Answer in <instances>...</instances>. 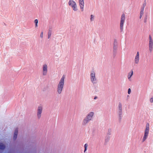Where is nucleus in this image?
<instances>
[{
	"label": "nucleus",
	"instance_id": "obj_1",
	"mask_svg": "<svg viewBox=\"0 0 153 153\" xmlns=\"http://www.w3.org/2000/svg\"><path fill=\"white\" fill-rule=\"evenodd\" d=\"M94 115V113L93 111L89 112L84 119L83 123L84 124H87L89 121L92 120Z\"/></svg>",
	"mask_w": 153,
	"mask_h": 153
},
{
	"label": "nucleus",
	"instance_id": "obj_2",
	"mask_svg": "<svg viewBox=\"0 0 153 153\" xmlns=\"http://www.w3.org/2000/svg\"><path fill=\"white\" fill-rule=\"evenodd\" d=\"M65 78V76H63L59 81L58 85L57 92L59 94H61L62 90L64 85Z\"/></svg>",
	"mask_w": 153,
	"mask_h": 153
},
{
	"label": "nucleus",
	"instance_id": "obj_3",
	"mask_svg": "<svg viewBox=\"0 0 153 153\" xmlns=\"http://www.w3.org/2000/svg\"><path fill=\"white\" fill-rule=\"evenodd\" d=\"M96 71L93 69L91 72L90 79L93 83L95 84L97 83V80L96 76Z\"/></svg>",
	"mask_w": 153,
	"mask_h": 153
},
{
	"label": "nucleus",
	"instance_id": "obj_4",
	"mask_svg": "<svg viewBox=\"0 0 153 153\" xmlns=\"http://www.w3.org/2000/svg\"><path fill=\"white\" fill-rule=\"evenodd\" d=\"M125 19V15L124 13L123 14L121 17L120 21V32H122L123 31V25L124 21Z\"/></svg>",
	"mask_w": 153,
	"mask_h": 153
},
{
	"label": "nucleus",
	"instance_id": "obj_5",
	"mask_svg": "<svg viewBox=\"0 0 153 153\" xmlns=\"http://www.w3.org/2000/svg\"><path fill=\"white\" fill-rule=\"evenodd\" d=\"M149 124H147L146 125V128L145 130L144 135L142 140L143 142H144L146 139L149 134Z\"/></svg>",
	"mask_w": 153,
	"mask_h": 153
},
{
	"label": "nucleus",
	"instance_id": "obj_6",
	"mask_svg": "<svg viewBox=\"0 0 153 153\" xmlns=\"http://www.w3.org/2000/svg\"><path fill=\"white\" fill-rule=\"evenodd\" d=\"M68 5L72 7L73 10L75 11L77 10V7L76 2L73 0H70L68 3Z\"/></svg>",
	"mask_w": 153,
	"mask_h": 153
},
{
	"label": "nucleus",
	"instance_id": "obj_7",
	"mask_svg": "<svg viewBox=\"0 0 153 153\" xmlns=\"http://www.w3.org/2000/svg\"><path fill=\"white\" fill-rule=\"evenodd\" d=\"M43 110V107L42 105H39L37 108V116L38 119H40L41 116V114Z\"/></svg>",
	"mask_w": 153,
	"mask_h": 153
},
{
	"label": "nucleus",
	"instance_id": "obj_8",
	"mask_svg": "<svg viewBox=\"0 0 153 153\" xmlns=\"http://www.w3.org/2000/svg\"><path fill=\"white\" fill-rule=\"evenodd\" d=\"M79 1L81 11H83V7L84 4V0H79Z\"/></svg>",
	"mask_w": 153,
	"mask_h": 153
},
{
	"label": "nucleus",
	"instance_id": "obj_9",
	"mask_svg": "<svg viewBox=\"0 0 153 153\" xmlns=\"http://www.w3.org/2000/svg\"><path fill=\"white\" fill-rule=\"evenodd\" d=\"M153 41H149V50L150 52H152L153 49Z\"/></svg>",
	"mask_w": 153,
	"mask_h": 153
},
{
	"label": "nucleus",
	"instance_id": "obj_10",
	"mask_svg": "<svg viewBox=\"0 0 153 153\" xmlns=\"http://www.w3.org/2000/svg\"><path fill=\"white\" fill-rule=\"evenodd\" d=\"M117 46H113V56L114 57L116 54Z\"/></svg>",
	"mask_w": 153,
	"mask_h": 153
},
{
	"label": "nucleus",
	"instance_id": "obj_11",
	"mask_svg": "<svg viewBox=\"0 0 153 153\" xmlns=\"http://www.w3.org/2000/svg\"><path fill=\"white\" fill-rule=\"evenodd\" d=\"M123 114V110H118L117 112V114L120 117H121L122 116Z\"/></svg>",
	"mask_w": 153,
	"mask_h": 153
},
{
	"label": "nucleus",
	"instance_id": "obj_12",
	"mask_svg": "<svg viewBox=\"0 0 153 153\" xmlns=\"http://www.w3.org/2000/svg\"><path fill=\"white\" fill-rule=\"evenodd\" d=\"M47 71V68H43V73L44 75H45L46 74Z\"/></svg>",
	"mask_w": 153,
	"mask_h": 153
},
{
	"label": "nucleus",
	"instance_id": "obj_13",
	"mask_svg": "<svg viewBox=\"0 0 153 153\" xmlns=\"http://www.w3.org/2000/svg\"><path fill=\"white\" fill-rule=\"evenodd\" d=\"M133 74V72L132 71L129 73L128 75V78L129 79H130L132 75Z\"/></svg>",
	"mask_w": 153,
	"mask_h": 153
},
{
	"label": "nucleus",
	"instance_id": "obj_14",
	"mask_svg": "<svg viewBox=\"0 0 153 153\" xmlns=\"http://www.w3.org/2000/svg\"><path fill=\"white\" fill-rule=\"evenodd\" d=\"M139 57L135 56V62L136 63H137L139 61Z\"/></svg>",
	"mask_w": 153,
	"mask_h": 153
},
{
	"label": "nucleus",
	"instance_id": "obj_15",
	"mask_svg": "<svg viewBox=\"0 0 153 153\" xmlns=\"http://www.w3.org/2000/svg\"><path fill=\"white\" fill-rule=\"evenodd\" d=\"M17 134H18V131H16L14 133V136H13V137H14V139L16 138L17 137Z\"/></svg>",
	"mask_w": 153,
	"mask_h": 153
},
{
	"label": "nucleus",
	"instance_id": "obj_16",
	"mask_svg": "<svg viewBox=\"0 0 153 153\" xmlns=\"http://www.w3.org/2000/svg\"><path fill=\"white\" fill-rule=\"evenodd\" d=\"M52 31L50 30H48V39H49L51 34Z\"/></svg>",
	"mask_w": 153,
	"mask_h": 153
},
{
	"label": "nucleus",
	"instance_id": "obj_17",
	"mask_svg": "<svg viewBox=\"0 0 153 153\" xmlns=\"http://www.w3.org/2000/svg\"><path fill=\"white\" fill-rule=\"evenodd\" d=\"M113 46H117V42L116 39H115L114 40Z\"/></svg>",
	"mask_w": 153,
	"mask_h": 153
},
{
	"label": "nucleus",
	"instance_id": "obj_18",
	"mask_svg": "<svg viewBox=\"0 0 153 153\" xmlns=\"http://www.w3.org/2000/svg\"><path fill=\"white\" fill-rule=\"evenodd\" d=\"M34 23L35 24V27H37L38 26V20L37 19H36L34 20Z\"/></svg>",
	"mask_w": 153,
	"mask_h": 153
},
{
	"label": "nucleus",
	"instance_id": "obj_19",
	"mask_svg": "<svg viewBox=\"0 0 153 153\" xmlns=\"http://www.w3.org/2000/svg\"><path fill=\"white\" fill-rule=\"evenodd\" d=\"M146 0H144V3L143 4V5L142 7H143L144 8L145 7L146 5Z\"/></svg>",
	"mask_w": 153,
	"mask_h": 153
},
{
	"label": "nucleus",
	"instance_id": "obj_20",
	"mask_svg": "<svg viewBox=\"0 0 153 153\" xmlns=\"http://www.w3.org/2000/svg\"><path fill=\"white\" fill-rule=\"evenodd\" d=\"M119 110H122V105L121 103H119L118 105Z\"/></svg>",
	"mask_w": 153,
	"mask_h": 153
},
{
	"label": "nucleus",
	"instance_id": "obj_21",
	"mask_svg": "<svg viewBox=\"0 0 153 153\" xmlns=\"http://www.w3.org/2000/svg\"><path fill=\"white\" fill-rule=\"evenodd\" d=\"M88 145L87 144H85L84 145L85 150L84 152H85L87 150Z\"/></svg>",
	"mask_w": 153,
	"mask_h": 153
},
{
	"label": "nucleus",
	"instance_id": "obj_22",
	"mask_svg": "<svg viewBox=\"0 0 153 153\" xmlns=\"http://www.w3.org/2000/svg\"><path fill=\"white\" fill-rule=\"evenodd\" d=\"M94 16H93L92 15H91V18H90L91 21H93L94 20Z\"/></svg>",
	"mask_w": 153,
	"mask_h": 153
},
{
	"label": "nucleus",
	"instance_id": "obj_23",
	"mask_svg": "<svg viewBox=\"0 0 153 153\" xmlns=\"http://www.w3.org/2000/svg\"><path fill=\"white\" fill-rule=\"evenodd\" d=\"M147 16H146L145 17V18L144 19V23H146L147 22Z\"/></svg>",
	"mask_w": 153,
	"mask_h": 153
},
{
	"label": "nucleus",
	"instance_id": "obj_24",
	"mask_svg": "<svg viewBox=\"0 0 153 153\" xmlns=\"http://www.w3.org/2000/svg\"><path fill=\"white\" fill-rule=\"evenodd\" d=\"M128 94H130L131 93V89L130 88H129L128 90Z\"/></svg>",
	"mask_w": 153,
	"mask_h": 153
},
{
	"label": "nucleus",
	"instance_id": "obj_25",
	"mask_svg": "<svg viewBox=\"0 0 153 153\" xmlns=\"http://www.w3.org/2000/svg\"><path fill=\"white\" fill-rule=\"evenodd\" d=\"M40 36L41 38H42L43 37V32H42L40 34Z\"/></svg>",
	"mask_w": 153,
	"mask_h": 153
},
{
	"label": "nucleus",
	"instance_id": "obj_26",
	"mask_svg": "<svg viewBox=\"0 0 153 153\" xmlns=\"http://www.w3.org/2000/svg\"><path fill=\"white\" fill-rule=\"evenodd\" d=\"M149 41L153 40L152 39V37L150 35H149Z\"/></svg>",
	"mask_w": 153,
	"mask_h": 153
},
{
	"label": "nucleus",
	"instance_id": "obj_27",
	"mask_svg": "<svg viewBox=\"0 0 153 153\" xmlns=\"http://www.w3.org/2000/svg\"><path fill=\"white\" fill-rule=\"evenodd\" d=\"M136 56L139 57V54L138 52H137Z\"/></svg>",
	"mask_w": 153,
	"mask_h": 153
},
{
	"label": "nucleus",
	"instance_id": "obj_28",
	"mask_svg": "<svg viewBox=\"0 0 153 153\" xmlns=\"http://www.w3.org/2000/svg\"><path fill=\"white\" fill-rule=\"evenodd\" d=\"M52 27L51 26H50L49 27V30H50L51 31H52Z\"/></svg>",
	"mask_w": 153,
	"mask_h": 153
},
{
	"label": "nucleus",
	"instance_id": "obj_29",
	"mask_svg": "<svg viewBox=\"0 0 153 153\" xmlns=\"http://www.w3.org/2000/svg\"><path fill=\"white\" fill-rule=\"evenodd\" d=\"M144 13V12L143 11H140V14L143 15Z\"/></svg>",
	"mask_w": 153,
	"mask_h": 153
},
{
	"label": "nucleus",
	"instance_id": "obj_30",
	"mask_svg": "<svg viewBox=\"0 0 153 153\" xmlns=\"http://www.w3.org/2000/svg\"><path fill=\"white\" fill-rule=\"evenodd\" d=\"M144 8L143 7H141V11H144Z\"/></svg>",
	"mask_w": 153,
	"mask_h": 153
},
{
	"label": "nucleus",
	"instance_id": "obj_31",
	"mask_svg": "<svg viewBox=\"0 0 153 153\" xmlns=\"http://www.w3.org/2000/svg\"><path fill=\"white\" fill-rule=\"evenodd\" d=\"M150 101L151 102H153V98H151L150 99Z\"/></svg>",
	"mask_w": 153,
	"mask_h": 153
},
{
	"label": "nucleus",
	"instance_id": "obj_32",
	"mask_svg": "<svg viewBox=\"0 0 153 153\" xmlns=\"http://www.w3.org/2000/svg\"><path fill=\"white\" fill-rule=\"evenodd\" d=\"M43 67H47V65H46L45 64H44V65H43Z\"/></svg>",
	"mask_w": 153,
	"mask_h": 153
},
{
	"label": "nucleus",
	"instance_id": "obj_33",
	"mask_svg": "<svg viewBox=\"0 0 153 153\" xmlns=\"http://www.w3.org/2000/svg\"><path fill=\"white\" fill-rule=\"evenodd\" d=\"M143 15L140 14V18L141 19Z\"/></svg>",
	"mask_w": 153,
	"mask_h": 153
},
{
	"label": "nucleus",
	"instance_id": "obj_34",
	"mask_svg": "<svg viewBox=\"0 0 153 153\" xmlns=\"http://www.w3.org/2000/svg\"><path fill=\"white\" fill-rule=\"evenodd\" d=\"M97 98V97H94V100H95V99H96Z\"/></svg>",
	"mask_w": 153,
	"mask_h": 153
},
{
	"label": "nucleus",
	"instance_id": "obj_35",
	"mask_svg": "<svg viewBox=\"0 0 153 153\" xmlns=\"http://www.w3.org/2000/svg\"><path fill=\"white\" fill-rule=\"evenodd\" d=\"M16 70V69L15 70V71H16V70Z\"/></svg>",
	"mask_w": 153,
	"mask_h": 153
}]
</instances>
